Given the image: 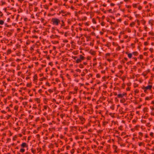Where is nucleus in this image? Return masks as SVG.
<instances>
[{"label": "nucleus", "mask_w": 154, "mask_h": 154, "mask_svg": "<svg viewBox=\"0 0 154 154\" xmlns=\"http://www.w3.org/2000/svg\"><path fill=\"white\" fill-rule=\"evenodd\" d=\"M51 21L53 24L57 26L58 25L59 23H60V21L58 19L56 18H52Z\"/></svg>", "instance_id": "obj_1"}, {"label": "nucleus", "mask_w": 154, "mask_h": 154, "mask_svg": "<svg viewBox=\"0 0 154 154\" xmlns=\"http://www.w3.org/2000/svg\"><path fill=\"white\" fill-rule=\"evenodd\" d=\"M85 59V57L82 56V55H79V58L78 59H77L76 60L75 62L76 63H80L82 62V61L84 60Z\"/></svg>", "instance_id": "obj_2"}, {"label": "nucleus", "mask_w": 154, "mask_h": 154, "mask_svg": "<svg viewBox=\"0 0 154 154\" xmlns=\"http://www.w3.org/2000/svg\"><path fill=\"white\" fill-rule=\"evenodd\" d=\"M152 88V85H149L146 87H145L143 86L142 88V89H146L147 90H150Z\"/></svg>", "instance_id": "obj_3"}, {"label": "nucleus", "mask_w": 154, "mask_h": 154, "mask_svg": "<svg viewBox=\"0 0 154 154\" xmlns=\"http://www.w3.org/2000/svg\"><path fill=\"white\" fill-rule=\"evenodd\" d=\"M126 95V93H123L122 94H119L117 95V97L118 98H122Z\"/></svg>", "instance_id": "obj_4"}, {"label": "nucleus", "mask_w": 154, "mask_h": 154, "mask_svg": "<svg viewBox=\"0 0 154 154\" xmlns=\"http://www.w3.org/2000/svg\"><path fill=\"white\" fill-rule=\"evenodd\" d=\"M28 145H27L26 143H23L21 145V146L22 148H24L25 147H27Z\"/></svg>", "instance_id": "obj_5"}, {"label": "nucleus", "mask_w": 154, "mask_h": 154, "mask_svg": "<svg viewBox=\"0 0 154 154\" xmlns=\"http://www.w3.org/2000/svg\"><path fill=\"white\" fill-rule=\"evenodd\" d=\"M125 54L128 55V57L129 58H131L132 57V54L131 53H129L128 52H125Z\"/></svg>", "instance_id": "obj_6"}, {"label": "nucleus", "mask_w": 154, "mask_h": 154, "mask_svg": "<svg viewBox=\"0 0 154 154\" xmlns=\"http://www.w3.org/2000/svg\"><path fill=\"white\" fill-rule=\"evenodd\" d=\"M78 117L81 121L82 122H84L85 121V119L82 116H79Z\"/></svg>", "instance_id": "obj_7"}, {"label": "nucleus", "mask_w": 154, "mask_h": 154, "mask_svg": "<svg viewBox=\"0 0 154 154\" xmlns=\"http://www.w3.org/2000/svg\"><path fill=\"white\" fill-rule=\"evenodd\" d=\"M138 53L137 51H134L132 52V55L133 54L134 56H137Z\"/></svg>", "instance_id": "obj_8"}, {"label": "nucleus", "mask_w": 154, "mask_h": 154, "mask_svg": "<svg viewBox=\"0 0 154 154\" xmlns=\"http://www.w3.org/2000/svg\"><path fill=\"white\" fill-rule=\"evenodd\" d=\"M135 24V23L134 22H133L130 23V26L131 27H133L134 26Z\"/></svg>", "instance_id": "obj_9"}, {"label": "nucleus", "mask_w": 154, "mask_h": 154, "mask_svg": "<svg viewBox=\"0 0 154 154\" xmlns=\"http://www.w3.org/2000/svg\"><path fill=\"white\" fill-rule=\"evenodd\" d=\"M90 52L92 55H94L96 54L95 52L94 51H91Z\"/></svg>", "instance_id": "obj_10"}, {"label": "nucleus", "mask_w": 154, "mask_h": 154, "mask_svg": "<svg viewBox=\"0 0 154 154\" xmlns=\"http://www.w3.org/2000/svg\"><path fill=\"white\" fill-rule=\"evenodd\" d=\"M37 79V75H35L33 76V81H35Z\"/></svg>", "instance_id": "obj_11"}, {"label": "nucleus", "mask_w": 154, "mask_h": 154, "mask_svg": "<svg viewBox=\"0 0 154 154\" xmlns=\"http://www.w3.org/2000/svg\"><path fill=\"white\" fill-rule=\"evenodd\" d=\"M120 102L122 103H124L125 102V100L124 98H122L120 100Z\"/></svg>", "instance_id": "obj_12"}, {"label": "nucleus", "mask_w": 154, "mask_h": 154, "mask_svg": "<svg viewBox=\"0 0 154 154\" xmlns=\"http://www.w3.org/2000/svg\"><path fill=\"white\" fill-rule=\"evenodd\" d=\"M61 22H62V23L61 24V27H62V26H65V24L64 22V21L62 20L61 21Z\"/></svg>", "instance_id": "obj_13"}, {"label": "nucleus", "mask_w": 154, "mask_h": 154, "mask_svg": "<svg viewBox=\"0 0 154 154\" xmlns=\"http://www.w3.org/2000/svg\"><path fill=\"white\" fill-rule=\"evenodd\" d=\"M148 108L147 107H145L143 109V111L144 112H147L148 111Z\"/></svg>", "instance_id": "obj_14"}, {"label": "nucleus", "mask_w": 154, "mask_h": 154, "mask_svg": "<svg viewBox=\"0 0 154 154\" xmlns=\"http://www.w3.org/2000/svg\"><path fill=\"white\" fill-rule=\"evenodd\" d=\"M151 99H152V98L150 97H147L145 98V100H149Z\"/></svg>", "instance_id": "obj_15"}, {"label": "nucleus", "mask_w": 154, "mask_h": 154, "mask_svg": "<svg viewBox=\"0 0 154 154\" xmlns=\"http://www.w3.org/2000/svg\"><path fill=\"white\" fill-rule=\"evenodd\" d=\"M11 50L10 49H8L7 51V54H8L11 53Z\"/></svg>", "instance_id": "obj_16"}, {"label": "nucleus", "mask_w": 154, "mask_h": 154, "mask_svg": "<svg viewBox=\"0 0 154 154\" xmlns=\"http://www.w3.org/2000/svg\"><path fill=\"white\" fill-rule=\"evenodd\" d=\"M110 45H110V43L108 42H107L106 44V45H105V46L107 47H109L110 46Z\"/></svg>", "instance_id": "obj_17"}, {"label": "nucleus", "mask_w": 154, "mask_h": 154, "mask_svg": "<svg viewBox=\"0 0 154 154\" xmlns=\"http://www.w3.org/2000/svg\"><path fill=\"white\" fill-rule=\"evenodd\" d=\"M25 150L23 148H21L20 150V152L23 153L25 152Z\"/></svg>", "instance_id": "obj_18"}, {"label": "nucleus", "mask_w": 154, "mask_h": 154, "mask_svg": "<svg viewBox=\"0 0 154 154\" xmlns=\"http://www.w3.org/2000/svg\"><path fill=\"white\" fill-rule=\"evenodd\" d=\"M12 32H8L7 35L9 36H10L12 35Z\"/></svg>", "instance_id": "obj_19"}, {"label": "nucleus", "mask_w": 154, "mask_h": 154, "mask_svg": "<svg viewBox=\"0 0 154 154\" xmlns=\"http://www.w3.org/2000/svg\"><path fill=\"white\" fill-rule=\"evenodd\" d=\"M141 23H142L144 25L145 23H146V21L145 20H141Z\"/></svg>", "instance_id": "obj_20"}, {"label": "nucleus", "mask_w": 154, "mask_h": 154, "mask_svg": "<svg viewBox=\"0 0 154 154\" xmlns=\"http://www.w3.org/2000/svg\"><path fill=\"white\" fill-rule=\"evenodd\" d=\"M58 36L57 35H52L50 37L51 38H54L55 37H58Z\"/></svg>", "instance_id": "obj_21"}, {"label": "nucleus", "mask_w": 154, "mask_h": 154, "mask_svg": "<svg viewBox=\"0 0 154 154\" xmlns=\"http://www.w3.org/2000/svg\"><path fill=\"white\" fill-rule=\"evenodd\" d=\"M79 67L81 68H84V65L82 64H80L79 65Z\"/></svg>", "instance_id": "obj_22"}, {"label": "nucleus", "mask_w": 154, "mask_h": 154, "mask_svg": "<svg viewBox=\"0 0 154 154\" xmlns=\"http://www.w3.org/2000/svg\"><path fill=\"white\" fill-rule=\"evenodd\" d=\"M128 65H129L130 64H132V62L130 61L128 62H127L126 63Z\"/></svg>", "instance_id": "obj_23"}, {"label": "nucleus", "mask_w": 154, "mask_h": 154, "mask_svg": "<svg viewBox=\"0 0 154 154\" xmlns=\"http://www.w3.org/2000/svg\"><path fill=\"white\" fill-rule=\"evenodd\" d=\"M4 21L3 20H0V25H2L4 24Z\"/></svg>", "instance_id": "obj_24"}, {"label": "nucleus", "mask_w": 154, "mask_h": 154, "mask_svg": "<svg viewBox=\"0 0 154 154\" xmlns=\"http://www.w3.org/2000/svg\"><path fill=\"white\" fill-rule=\"evenodd\" d=\"M134 92L135 94H137L139 92V90L137 89H136L134 91Z\"/></svg>", "instance_id": "obj_25"}, {"label": "nucleus", "mask_w": 154, "mask_h": 154, "mask_svg": "<svg viewBox=\"0 0 154 154\" xmlns=\"http://www.w3.org/2000/svg\"><path fill=\"white\" fill-rule=\"evenodd\" d=\"M18 106H14V109L16 110H17V109H18Z\"/></svg>", "instance_id": "obj_26"}, {"label": "nucleus", "mask_w": 154, "mask_h": 154, "mask_svg": "<svg viewBox=\"0 0 154 154\" xmlns=\"http://www.w3.org/2000/svg\"><path fill=\"white\" fill-rule=\"evenodd\" d=\"M32 152L34 154L35 153V150L34 149L32 148L31 149Z\"/></svg>", "instance_id": "obj_27"}, {"label": "nucleus", "mask_w": 154, "mask_h": 154, "mask_svg": "<svg viewBox=\"0 0 154 154\" xmlns=\"http://www.w3.org/2000/svg\"><path fill=\"white\" fill-rule=\"evenodd\" d=\"M138 134H139V136H141V137H142L143 136V133H142L141 132H139L138 133Z\"/></svg>", "instance_id": "obj_28"}, {"label": "nucleus", "mask_w": 154, "mask_h": 154, "mask_svg": "<svg viewBox=\"0 0 154 154\" xmlns=\"http://www.w3.org/2000/svg\"><path fill=\"white\" fill-rule=\"evenodd\" d=\"M35 101H37L38 103H40V100L38 98H36L35 99Z\"/></svg>", "instance_id": "obj_29"}, {"label": "nucleus", "mask_w": 154, "mask_h": 154, "mask_svg": "<svg viewBox=\"0 0 154 154\" xmlns=\"http://www.w3.org/2000/svg\"><path fill=\"white\" fill-rule=\"evenodd\" d=\"M118 142H121V140H122L121 138L119 137V138H118Z\"/></svg>", "instance_id": "obj_30"}, {"label": "nucleus", "mask_w": 154, "mask_h": 154, "mask_svg": "<svg viewBox=\"0 0 154 154\" xmlns=\"http://www.w3.org/2000/svg\"><path fill=\"white\" fill-rule=\"evenodd\" d=\"M143 58V56L142 55H140L139 57H138V58H140V59H142Z\"/></svg>", "instance_id": "obj_31"}, {"label": "nucleus", "mask_w": 154, "mask_h": 154, "mask_svg": "<svg viewBox=\"0 0 154 154\" xmlns=\"http://www.w3.org/2000/svg\"><path fill=\"white\" fill-rule=\"evenodd\" d=\"M148 117V115L147 113H146L145 114V115L143 116V118L144 119H146Z\"/></svg>", "instance_id": "obj_32"}, {"label": "nucleus", "mask_w": 154, "mask_h": 154, "mask_svg": "<svg viewBox=\"0 0 154 154\" xmlns=\"http://www.w3.org/2000/svg\"><path fill=\"white\" fill-rule=\"evenodd\" d=\"M137 5V4H133V6L134 8H136Z\"/></svg>", "instance_id": "obj_33"}, {"label": "nucleus", "mask_w": 154, "mask_h": 154, "mask_svg": "<svg viewBox=\"0 0 154 154\" xmlns=\"http://www.w3.org/2000/svg\"><path fill=\"white\" fill-rule=\"evenodd\" d=\"M122 128L123 127L122 126H120L118 128L120 130L122 131Z\"/></svg>", "instance_id": "obj_34"}, {"label": "nucleus", "mask_w": 154, "mask_h": 154, "mask_svg": "<svg viewBox=\"0 0 154 154\" xmlns=\"http://www.w3.org/2000/svg\"><path fill=\"white\" fill-rule=\"evenodd\" d=\"M48 107V106H44V109H43L42 110H44V109H45V110L47 109V108Z\"/></svg>", "instance_id": "obj_35"}, {"label": "nucleus", "mask_w": 154, "mask_h": 154, "mask_svg": "<svg viewBox=\"0 0 154 154\" xmlns=\"http://www.w3.org/2000/svg\"><path fill=\"white\" fill-rule=\"evenodd\" d=\"M71 153L72 154H73L74 152V149H72L71 150Z\"/></svg>", "instance_id": "obj_36"}, {"label": "nucleus", "mask_w": 154, "mask_h": 154, "mask_svg": "<svg viewBox=\"0 0 154 154\" xmlns=\"http://www.w3.org/2000/svg\"><path fill=\"white\" fill-rule=\"evenodd\" d=\"M150 135L153 137V133L152 132H151L150 134Z\"/></svg>", "instance_id": "obj_37"}, {"label": "nucleus", "mask_w": 154, "mask_h": 154, "mask_svg": "<svg viewBox=\"0 0 154 154\" xmlns=\"http://www.w3.org/2000/svg\"><path fill=\"white\" fill-rule=\"evenodd\" d=\"M92 21H93V23H94L96 24V20H95L93 18L92 19Z\"/></svg>", "instance_id": "obj_38"}, {"label": "nucleus", "mask_w": 154, "mask_h": 154, "mask_svg": "<svg viewBox=\"0 0 154 154\" xmlns=\"http://www.w3.org/2000/svg\"><path fill=\"white\" fill-rule=\"evenodd\" d=\"M105 24V23L103 22H102L101 23V25L102 26H104Z\"/></svg>", "instance_id": "obj_39"}, {"label": "nucleus", "mask_w": 154, "mask_h": 154, "mask_svg": "<svg viewBox=\"0 0 154 154\" xmlns=\"http://www.w3.org/2000/svg\"><path fill=\"white\" fill-rule=\"evenodd\" d=\"M149 51H150L151 53H152L153 51V48H151L149 49Z\"/></svg>", "instance_id": "obj_40"}, {"label": "nucleus", "mask_w": 154, "mask_h": 154, "mask_svg": "<svg viewBox=\"0 0 154 154\" xmlns=\"http://www.w3.org/2000/svg\"><path fill=\"white\" fill-rule=\"evenodd\" d=\"M96 76L97 78H99L100 77V75L99 74H97L96 75Z\"/></svg>", "instance_id": "obj_41"}, {"label": "nucleus", "mask_w": 154, "mask_h": 154, "mask_svg": "<svg viewBox=\"0 0 154 154\" xmlns=\"http://www.w3.org/2000/svg\"><path fill=\"white\" fill-rule=\"evenodd\" d=\"M67 23L69 24H71V21L69 20H68L67 21Z\"/></svg>", "instance_id": "obj_42"}, {"label": "nucleus", "mask_w": 154, "mask_h": 154, "mask_svg": "<svg viewBox=\"0 0 154 154\" xmlns=\"http://www.w3.org/2000/svg\"><path fill=\"white\" fill-rule=\"evenodd\" d=\"M75 71H76V72H81V70H80V69H76V70H75Z\"/></svg>", "instance_id": "obj_43"}, {"label": "nucleus", "mask_w": 154, "mask_h": 154, "mask_svg": "<svg viewBox=\"0 0 154 154\" xmlns=\"http://www.w3.org/2000/svg\"><path fill=\"white\" fill-rule=\"evenodd\" d=\"M113 147H114V148L115 149V151H116V150L117 149V146H115V145H114L113 146Z\"/></svg>", "instance_id": "obj_44"}, {"label": "nucleus", "mask_w": 154, "mask_h": 154, "mask_svg": "<svg viewBox=\"0 0 154 154\" xmlns=\"http://www.w3.org/2000/svg\"><path fill=\"white\" fill-rule=\"evenodd\" d=\"M138 9L140 10H141L142 9V7L140 6H139L138 7Z\"/></svg>", "instance_id": "obj_45"}, {"label": "nucleus", "mask_w": 154, "mask_h": 154, "mask_svg": "<svg viewBox=\"0 0 154 154\" xmlns=\"http://www.w3.org/2000/svg\"><path fill=\"white\" fill-rule=\"evenodd\" d=\"M144 90V91L145 93H148V92H147V89H143Z\"/></svg>", "instance_id": "obj_46"}, {"label": "nucleus", "mask_w": 154, "mask_h": 154, "mask_svg": "<svg viewBox=\"0 0 154 154\" xmlns=\"http://www.w3.org/2000/svg\"><path fill=\"white\" fill-rule=\"evenodd\" d=\"M85 75V72H83L81 74V75L82 76H84Z\"/></svg>", "instance_id": "obj_47"}, {"label": "nucleus", "mask_w": 154, "mask_h": 154, "mask_svg": "<svg viewBox=\"0 0 154 154\" xmlns=\"http://www.w3.org/2000/svg\"><path fill=\"white\" fill-rule=\"evenodd\" d=\"M46 85L48 86H50V84L49 82H47L46 84H45Z\"/></svg>", "instance_id": "obj_48"}, {"label": "nucleus", "mask_w": 154, "mask_h": 154, "mask_svg": "<svg viewBox=\"0 0 154 154\" xmlns=\"http://www.w3.org/2000/svg\"><path fill=\"white\" fill-rule=\"evenodd\" d=\"M126 7L127 8H131V5H126Z\"/></svg>", "instance_id": "obj_49"}, {"label": "nucleus", "mask_w": 154, "mask_h": 154, "mask_svg": "<svg viewBox=\"0 0 154 154\" xmlns=\"http://www.w3.org/2000/svg\"><path fill=\"white\" fill-rule=\"evenodd\" d=\"M137 25L139 26L140 25V22L139 20H137Z\"/></svg>", "instance_id": "obj_50"}, {"label": "nucleus", "mask_w": 154, "mask_h": 154, "mask_svg": "<svg viewBox=\"0 0 154 154\" xmlns=\"http://www.w3.org/2000/svg\"><path fill=\"white\" fill-rule=\"evenodd\" d=\"M68 42V41L67 39H65V40L63 41V42H64V43H66Z\"/></svg>", "instance_id": "obj_51"}, {"label": "nucleus", "mask_w": 154, "mask_h": 154, "mask_svg": "<svg viewBox=\"0 0 154 154\" xmlns=\"http://www.w3.org/2000/svg\"><path fill=\"white\" fill-rule=\"evenodd\" d=\"M144 45H148V43L147 42H144Z\"/></svg>", "instance_id": "obj_52"}, {"label": "nucleus", "mask_w": 154, "mask_h": 154, "mask_svg": "<svg viewBox=\"0 0 154 154\" xmlns=\"http://www.w3.org/2000/svg\"><path fill=\"white\" fill-rule=\"evenodd\" d=\"M110 54L109 53H106V56H110Z\"/></svg>", "instance_id": "obj_53"}, {"label": "nucleus", "mask_w": 154, "mask_h": 154, "mask_svg": "<svg viewBox=\"0 0 154 154\" xmlns=\"http://www.w3.org/2000/svg\"><path fill=\"white\" fill-rule=\"evenodd\" d=\"M42 90H41V89H40L38 91V92L39 93V94H41L42 92Z\"/></svg>", "instance_id": "obj_54"}, {"label": "nucleus", "mask_w": 154, "mask_h": 154, "mask_svg": "<svg viewBox=\"0 0 154 154\" xmlns=\"http://www.w3.org/2000/svg\"><path fill=\"white\" fill-rule=\"evenodd\" d=\"M72 58L73 59H74L75 60H76V58H77V56H73L72 57Z\"/></svg>", "instance_id": "obj_55"}, {"label": "nucleus", "mask_w": 154, "mask_h": 154, "mask_svg": "<svg viewBox=\"0 0 154 154\" xmlns=\"http://www.w3.org/2000/svg\"><path fill=\"white\" fill-rule=\"evenodd\" d=\"M110 6H114L115 5V4L113 3H111L110 4Z\"/></svg>", "instance_id": "obj_56"}, {"label": "nucleus", "mask_w": 154, "mask_h": 154, "mask_svg": "<svg viewBox=\"0 0 154 154\" xmlns=\"http://www.w3.org/2000/svg\"><path fill=\"white\" fill-rule=\"evenodd\" d=\"M68 33L67 32H65L64 33V35L66 37L67 36Z\"/></svg>", "instance_id": "obj_57"}, {"label": "nucleus", "mask_w": 154, "mask_h": 154, "mask_svg": "<svg viewBox=\"0 0 154 154\" xmlns=\"http://www.w3.org/2000/svg\"><path fill=\"white\" fill-rule=\"evenodd\" d=\"M97 62H94V63L93 64V66H95L97 65Z\"/></svg>", "instance_id": "obj_58"}, {"label": "nucleus", "mask_w": 154, "mask_h": 154, "mask_svg": "<svg viewBox=\"0 0 154 154\" xmlns=\"http://www.w3.org/2000/svg\"><path fill=\"white\" fill-rule=\"evenodd\" d=\"M108 11L109 13H112V10L111 9H109Z\"/></svg>", "instance_id": "obj_59"}, {"label": "nucleus", "mask_w": 154, "mask_h": 154, "mask_svg": "<svg viewBox=\"0 0 154 154\" xmlns=\"http://www.w3.org/2000/svg\"><path fill=\"white\" fill-rule=\"evenodd\" d=\"M144 29H145V30L147 31V28L146 26H144Z\"/></svg>", "instance_id": "obj_60"}, {"label": "nucleus", "mask_w": 154, "mask_h": 154, "mask_svg": "<svg viewBox=\"0 0 154 154\" xmlns=\"http://www.w3.org/2000/svg\"><path fill=\"white\" fill-rule=\"evenodd\" d=\"M143 144V143L142 142H140L139 143V145L140 146H141Z\"/></svg>", "instance_id": "obj_61"}, {"label": "nucleus", "mask_w": 154, "mask_h": 154, "mask_svg": "<svg viewBox=\"0 0 154 154\" xmlns=\"http://www.w3.org/2000/svg\"><path fill=\"white\" fill-rule=\"evenodd\" d=\"M145 96V94H143V93H142L141 94V96L142 97H144Z\"/></svg>", "instance_id": "obj_62"}, {"label": "nucleus", "mask_w": 154, "mask_h": 154, "mask_svg": "<svg viewBox=\"0 0 154 154\" xmlns=\"http://www.w3.org/2000/svg\"><path fill=\"white\" fill-rule=\"evenodd\" d=\"M70 148V146H67L66 148L67 149H69Z\"/></svg>", "instance_id": "obj_63"}, {"label": "nucleus", "mask_w": 154, "mask_h": 154, "mask_svg": "<svg viewBox=\"0 0 154 154\" xmlns=\"http://www.w3.org/2000/svg\"><path fill=\"white\" fill-rule=\"evenodd\" d=\"M48 91L49 92H50V93H51V92H53V91L51 89H49L48 90Z\"/></svg>", "instance_id": "obj_64"}]
</instances>
